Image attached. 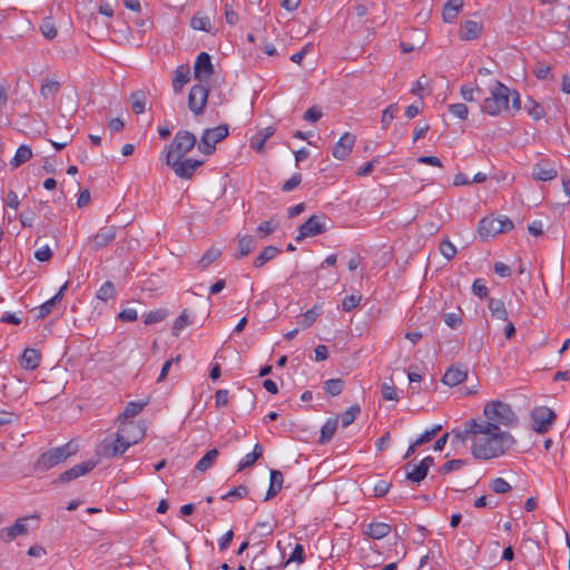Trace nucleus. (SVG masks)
<instances>
[{"instance_id":"25","label":"nucleus","mask_w":570,"mask_h":570,"mask_svg":"<svg viewBox=\"0 0 570 570\" xmlns=\"http://www.w3.org/2000/svg\"><path fill=\"white\" fill-rule=\"evenodd\" d=\"M488 308L493 318L504 321V322L508 321V312H507L504 302L502 299L490 298L489 303H488Z\"/></svg>"},{"instance_id":"32","label":"nucleus","mask_w":570,"mask_h":570,"mask_svg":"<svg viewBox=\"0 0 570 570\" xmlns=\"http://www.w3.org/2000/svg\"><path fill=\"white\" fill-rule=\"evenodd\" d=\"M32 157L31 148L27 145H21L17 151L13 158L10 161V165L13 168H18L20 165L27 163Z\"/></svg>"},{"instance_id":"59","label":"nucleus","mask_w":570,"mask_h":570,"mask_svg":"<svg viewBox=\"0 0 570 570\" xmlns=\"http://www.w3.org/2000/svg\"><path fill=\"white\" fill-rule=\"evenodd\" d=\"M302 181V175L301 174H294L289 179H287L283 186L282 190L285 193L292 191L294 188H296Z\"/></svg>"},{"instance_id":"16","label":"nucleus","mask_w":570,"mask_h":570,"mask_svg":"<svg viewBox=\"0 0 570 570\" xmlns=\"http://www.w3.org/2000/svg\"><path fill=\"white\" fill-rule=\"evenodd\" d=\"M355 140L356 138L354 135L345 132L334 145L332 150L333 157L338 160L345 159L352 151Z\"/></svg>"},{"instance_id":"37","label":"nucleus","mask_w":570,"mask_h":570,"mask_svg":"<svg viewBox=\"0 0 570 570\" xmlns=\"http://www.w3.org/2000/svg\"><path fill=\"white\" fill-rule=\"evenodd\" d=\"M190 26L195 30H202V31H210L212 23L210 19L207 16H204L202 13H196L190 21Z\"/></svg>"},{"instance_id":"61","label":"nucleus","mask_w":570,"mask_h":570,"mask_svg":"<svg viewBox=\"0 0 570 570\" xmlns=\"http://www.w3.org/2000/svg\"><path fill=\"white\" fill-rule=\"evenodd\" d=\"M304 560H305L304 548L302 544H296L294 550L292 551L287 562L302 563V562H304Z\"/></svg>"},{"instance_id":"7","label":"nucleus","mask_w":570,"mask_h":570,"mask_svg":"<svg viewBox=\"0 0 570 570\" xmlns=\"http://www.w3.org/2000/svg\"><path fill=\"white\" fill-rule=\"evenodd\" d=\"M196 142L197 140L194 134L188 130H179L169 145L165 158H184L195 147Z\"/></svg>"},{"instance_id":"54","label":"nucleus","mask_w":570,"mask_h":570,"mask_svg":"<svg viewBox=\"0 0 570 570\" xmlns=\"http://www.w3.org/2000/svg\"><path fill=\"white\" fill-rule=\"evenodd\" d=\"M96 466L95 461H86L79 464L73 465L71 469L76 473V476L79 478L81 475L87 474Z\"/></svg>"},{"instance_id":"43","label":"nucleus","mask_w":570,"mask_h":570,"mask_svg":"<svg viewBox=\"0 0 570 570\" xmlns=\"http://www.w3.org/2000/svg\"><path fill=\"white\" fill-rule=\"evenodd\" d=\"M361 413L360 405L355 404L352 405L350 409H347L342 415H341V423L343 428H347L351 425L356 416Z\"/></svg>"},{"instance_id":"38","label":"nucleus","mask_w":570,"mask_h":570,"mask_svg":"<svg viewBox=\"0 0 570 570\" xmlns=\"http://www.w3.org/2000/svg\"><path fill=\"white\" fill-rule=\"evenodd\" d=\"M131 108L137 115L142 114L146 107V96L144 91L138 90L131 94Z\"/></svg>"},{"instance_id":"57","label":"nucleus","mask_w":570,"mask_h":570,"mask_svg":"<svg viewBox=\"0 0 570 570\" xmlns=\"http://www.w3.org/2000/svg\"><path fill=\"white\" fill-rule=\"evenodd\" d=\"M391 485L392 484L390 482H387L385 480H380L374 485V489H373L374 497H376V498L384 497L390 491Z\"/></svg>"},{"instance_id":"28","label":"nucleus","mask_w":570,"mask_h":570,"mask_svg":"<svg viewBox=\"0 0 570 570\" xmlns=\"http://www.w3.org/2000/svg\"><path fill=\"white\" fill-rule=\"evenodd\" d=\"M237 246L238 254L236 255V258H242L249 255V253L255 248L256 242L250 235L238 236Z\"/></svg>"},{"instance_id":"12","label":"nucleus","mask_w":570,"mask_h":570,"mask_svg":"<svg viewBox=\"0 0 570 570\" xmlns=\"http://www.w3.org/2000/svg\"><path fill=\"white\" fill-rule=\"evenodd\" d=\"M208 99V89L199 83L190 88L188 95V107L195 115L204 112Z\"/></svg>"},{"instance_id":"23","label":"nucleus","mask_w":570,"mask_h":570,"mask_svg":"<svg viewBox=\"0 0 570 570\" xmlns=\"http://www.w3.org/2000/svg\"><path fill=\"white\" fill-rule=\"evenodd\" d=\"M283 482H284L283 473L278 470H271L269 488L267 490L265 501L273 499L281 492Z\"/></svg>"},{"instance_id":"33","label":"nucleus","mask_w":570,"mask_h":570,"mask_svg":"<svg viewBox=\"0 0 570 570\" xmlns=\"http://www.w3.org/2000/svg\"><path fill=\"white\" fill-rule=\"evenodd\" d=\"M59 90H60L59 81L45 79L41 85V88H40V95L45 99H49V98L53 99L56 97V95L59 92Z\"/></svg>"},{"instance_id":"21","label":"nucleus","mask_w":570,"mask_h":570,"mask_svg":"<svg viewBox=\"0 0 570 570\" xmlns=\"http://www.w3.org/2000/svg\"><path fill=\"white\" fill-rule=\"evenodd\" d=\"M481 31H482L481 23L473 21V20H466L460 29V39L474 40L481 35Z\"/></svg>"},{"instance_id":"4","label":"nucleus","mask_w":570,"mask_h":570,"mask_svg":"<svg viewBox=\"0 0 570 570\" xmlns=\"http://www.w3.org/2000/svg\"><path fill=\"white\" fill-rule=\"evenodd\" d=\"M141 440V432L137 430L136 435L128 433H116L114 441L105 439L97 448V454L102 458H115L121 455L126 450Z\"/></svg>"},{"instance_id":"30","label":"nucleus","mask_w":570,"mask_h":570,"mask_svg":"<svg viewBox=\"0 0 570 570\" xmlns=\"http://www.w3.org/2000/svg\"><path fill=\"white\" fill-rule=\"evenodd\" d=\"M218 450L217 449H212L209 450L196 464L195 466V470L198 471V472H206L207 470H209L216 459L218 458Z\"/></svg>"},{"instance_id":"8","label":"nucleus","mask_w":570,"mask_h":570,"mask_svg":"<svg viewBox=\"0 0 570 570\" xmlns=\"http://www.w3.org/2000/svg\"><path fill=\"white\" fill-rule=\"evenodd\" d=\"M228 136V126L219 125L215 128L205 129L200 141L198 142V150L205 155H210L216 149V144L222 141Z\"/></svg>"},{"instance_id":"20","label":"nucleus","mask_w":570,"mask_h":570,"mask_svg":"<svg viewBox=\"0 0 570 570\" xmlns=\"http://www.w3.org/2000/svg\"><path fill=\"white\" fill-rule=\"evenodd\" d=\"M464 6L463 0H449L442 10V18L444 22L451 23L459 16Z\"/></svg>"},{"instance_id":"35","label":"nucleus","mask_w":570,"mask_h":570,"mask_svg":"<svg viewBox=\"0 0 570 570\" xmlns=\"http://www.w3.org/2000/svg\"><path fill=\"white\" fill-rule=\"evenodd\" d=\"M410 464L405 466L406 470V479L411 482H421L423 481L428 475V470L422 465L417 464L415 465L411 471L409 470Z\"/></svg>"},{"instance_id":"14","label":"nucleus","mask_w":570,"mask_h":570,"mask_svg":"<svg viewBox=\"0 0 570 570\" xmlns=\"http://www.w3.org/2000/svg\"><path fill=\"white\" fill-rule=\"evenodd\" d=\"M195 78L199 81H208L214 73L212 58L207 52H200L194 65Z\"/></svg>"},{"instance_id":"51","label":"nucleus","mask_w":570,"mask_h":570,"mask_svg":"<svg viewBox=\"0 0 570 570\" xmlns=\"http://www.w3.org/2000/svg\"><path fill=\"white\" fill-rule=\"evenodd\" d=\"M449 111L459 119H465L468 117L469 110L464 104L458 102L449 106Z\"/></svg>"},{"instance_id":"17","label":"nucleus","mask_w":570,"mask_h":570,"mask_svg":"<svg viewBox=\"0 0 570 570\" xmlns=\"http://www.w3.org/2000/svg\"><path fill=\"white\" fill-rule=\"evenodd\" d=\"M468 377V370L464 365L450 366L442 377V382L449 386H456Z\"/></svg>"},{"instance_id":"31","label":"nucleus","mask_w":570,"mask_h":570,"mask_svg":"<svg viewBox=\"0 0 570 570\" xmlns=\"http://www.w3.org/2000/svg\"><path fill=\"white\" fill-rule=\"evenodd\" d=\"M473 422H479L476 419H471L464 423V430L463 431H452L453 442L463 443L468 439H471L472 441L475 438V433L471 432V424Z\"/></svg>"},{"instance_id":"56","label":"nucleus","mask_w":570,"mask_h":570,"mask_svg":"<svg viewBox=\"0 0 570 570\" xmlns=\"http://www.w3.org/2000/svg\"><path fill=\"white\" fill-rule=\"evenodd\" d=\"M550 71H551V67L549 65L542 63V62H538L533 68V72H534L535 77L540 80L548 79Z\"/></svg>"},{"instance_id":"2","label":"nucleus","mask_w":570,"mask_h":570,"mask_svg":"<svg viewBox=\"0 0 570 570\" xmlns=\"http://www.w3.org/2000/svg\"><path fill=\"white\" fill-rule=\"evenodd\" d=\"M483 415L485 420L479 422H491L498 428H511L518 424V416L510 406V404L502 401H490L483 407Z\"/></svg>"},{"instance_id":"36","label":"nucleus","mask_w":570,"mask_h":570,"mask_svg":"<svg viewBox=\"0 0 570 570\" xmlns=\"http://www.w3.org/2000/svg\"><path fill=\"white\" fill-rule=\"evenodd\" d=\"M169 315L168 311L165 308H159L156 311H150L144 314V323L146 325H151L156 323L163 322Z\"/></svg>"},{"instance_id":"64","label":"nucleus","mask_w":570,"mask_h":570,"mask_svg":"<svg viewBox=\"0 0 570 570\" xmlns=\"http://www.w3.org/2000/svg\"><path fill=\"white\" fill-rule=\"evenodd\" d=\"M381 393L384 400L395 401L397 400V393L393 385L384 383L381 387Z\"/></svg>"},{"instance_id":"34","label":"nucleus","mask_w":570,"mask_h":570,"mask_svg":"<svg viewBox=\"0 0 570 570\" xmlns=\"http://www.w3.org/2000/svg\"><path fill=\"white\" fill-rule=\"evenodd\" d=\"M222 255L220 249L210 247L197 262V267L202 271L206 269L212 263H214Z\"/></svg>"},{"instance_id":"11","label":"nucleus","mask_w":570,"mask_h":570,"mask_svg":"<svg viewBox=\"0 0 570 570\" xmlns=\"http://www.w3.org/2000/svg\"><path fill=\"white\" fill-rule=\"evenodd\" d=\"M326 232L323 215H312L304 224L299 226L296 242H301L307 237H314Z\"/></svg>"},{"instance_id":"48","label":"nucleus","mask_w":570,"mask_h":570,"mask_svg":"<svg viewBox=\"0 0 570 570\" xmlns=\"http://www.w3.org/2000/svg\"><path fill=\"white\" fill-rule=\"evenodd\" d=\"M490 489L495 493L503 494L511 490V485L503 478H495L491 481Z\"/></svg>"},{"instance_id":"5","label":"nucleus","mask_w":570,"mask_h":570,"mask_svg":"<svg viewBox=\"0 0 570 570\" xmlns=\"http://www.w3.org/2000/svg\"><path fill=\"white\" fill-rule=\"evenodd\" d=\"M72 454L70 443L53 448L42 453L33 464V470L37 472H46L51 468L60 464Z\"/></svg>"},{"instance_id":"46","label":"nucleus","mask_w":570,"mask_h":570,"mask_svg":"<svg viewBox=\"0 0 570 570\" xmlns=\"http://www.w3.org/2000/svg\"><path fill=\"white\" fill-rule=\"evenodd\" d=\"M248 494V488L240 484L222 495V500L243 499Z\"/></svg>"},{"instance_id":"1","label":"nucleus","mask_w":570,"mask_h":570,"mask_svg":"<svg viewBox=\"0 0 570 570\" xmlns=\"http://www.w3.org/2000/svg\"><path fill=\"white\" fill-rule=\"evenodd\" d=\"M470 431L475 433L471 453L478 460L499 458L515 442L509 432L491 422H473Z\"/></svg>"},{"instance_id":"10","label":"nucleus","mask_w":570,"mask_h":570,"mask_svg":"<svg viewBox=\"0 0 570 570\" xmlns=\"http://www.w3.org/2000/svg\"><path fill=\"white\" fill-rule=\"evenodd\" d=\"M165 163L174 170L177 177L181 179H190L195 171L204 164V160L174 158L165 159Z\"/></svg>"},{"instance_id":"45","label":"nucleus","mask_w":570,"mask_h":570,"mask_svg":"<svg viewBox=\"0 0 570 570\" xmlns=\"http://www.w3.org/2000/svg\"><path fill=\"white\" fill-rule=\"evenodd\" d=\"M40 30L43 37L47 39H53L57 37V29L50 17H47L42 20Z\"/></svg>"},{"instance_id":"47","label":"nucleus","mask_w":570,"mask_h":570,"mask_svg":"<svg viewBox=\"0 0 570 570\" xmlns=\"http://www.w3.org/2000/svg\"><path fill=\"white\" fill-rule=\"evenodd\" d=\"M397 110H399L397 104H392L383 110L382 118H381L383 128H386L392 122Z\"/></svg>"},{"instance_id":"26","label":"nucleus","mask_w":570,"mask_h":570,"mask_svg":"<svg viewBox=\"0 0 570 570\" xmlns=\"http://www.w3.org/2000/svg\"><path fill=\"white\" fill-rule=\"evenodd\" d=\"M338 417H330L321 429V436L318 443L325 444L330 442L337 429Z\"/></svg>"},{"instance_id":"55","label":"nucleus","mask_w":570,"mask_h":570,"mask_svg":"<svg viewBox=\"0 0 570 570\" xmlns=\"http://www.w3.org/2000/svg\"><path fill=\"white\" fill-rule=\"evenodd\" d=\"M317 316H318V313L316 312V306L306 311L302 315V321H301L302 326L304 328L309 327L316 321Z\"/></svg>"},{"instance_id":"60","label":"nucleus","mask_w":570,"mask_h":570,"mask_svg":"<svg viewBox=\"0 0 570 570\" xmlns=\"http://www.w3.org/2000/svg\"><path fill=\"white\" fill-rule=\"evenodd\" d=\"M429 79L425 76H421L417 80L415 86L412 88L411 92L413 95L423 96V91L429 87Z\"/></svg>"},{"instance_id":"53","label":"nucleus","mask_w":570,"mask_h":570,"mask_svg":"<svg viewBox=\"0 0 570 570\" xmlns=\"http://www.w3.org/2000/svg\"><path fill=\"white\" fill-rule=\"evenodd\" d=\"M277 227V223L274 219H269L263 222L258 225L257 232L261 234V237H266L271 235Z\"/></svg>"},{"instance_id":"39","label":"nucleus","mask_w":570,"mask_h":570,"mask_svg":"<svg viewBox=\"0 0 570 570\" xmlns=\"http://www.w3.org/2000/svg\"><path fill=\"white\" fill-rule=\"evenodd\" d=\"M343 389L344 381L342 379H330L324 382V391L332 396L340 395Z\"/></svg>"},{"instance_id":"49","label":"nucleus","mask_w":570,"mask_h":570,"mask_svg":"<svg viewBox=\"0 0 570 570\" xmlns=\"http://www.w3.org/2000/svg\"><path fill=\"white\" fill-rule=\"evenodd\" d=\"M439 249L446 261H451L456 254V248L450 240L441 242Z\"/></svg>"},{"instance_id":"58","label":"nucleus","mask_w":570,"mask_h":570,"mask_svg":"<svg viewBox=\"0 0 570 570\" xmlns=\"http://www.w3.org/2000/svg\"><path fill=\"white\" fill-rule=\"evenodd\" d=\"M56 305H57L56 299H53L52 297L50 299H48L47 302H45L39 307V314L37 315V318L42 320V318L47 317L52 312V308Z\"/></svg>"},{"instance_id":"13","label":"nucleus","mask_w":570,"mask_h":570,"mask_svg":"<svg viewBox=\"0 0 570 570\" xmlns=\"http://www.w3.org/2000/svg\"><path fill=\"white\" fill-rule=\"evenodd\" d=\"M116 233L115 226H104L88 239V245L92 250L98 252L116 239Z\"/></svg>"},{"instance_id":"6","label":"nucleus","mask_w":570,"mask_h":570,"mask_svg":"<svg viewBox=\"0 0 570 570\" xmlns=\"http://www.w3.org/2000/svg\"><path fill=\"white\" fill-rule=\"evenodd\" d=\"M514 227L508 217L488 216L479 222L478 232L481 238L488 239L498 234L510 232Z\"/></svg>"},{"instance_id":"50","label":"nucleus","mask_w":570,"mask_h":570,"mask_svg":"<svg viewBox=\"0 0 570 570\" xmlns=\"http://www.w3.org/2000/svg\"><path fill=\"white\" fill-rule=\"evenodd\" d=\"M361 299H362V296L355 295V294L344 297L342 301L343 311H345V312L353 311L360 304Z\"/></svg>"},{"instance_id":"41","label":"nucleus","mask_w":570,"mask_h":570,"mask_svg":"<svg viewBox=\"0 0 570 570\" xmlns=\"http://www.w3.org/2000/svg\"><path fill=\"white\" fill-rule=\"evenodd\" d=\"M524 108L527 109L529 116L534 120H539L544 117L546 112L543 107L539 105L537 101H534L532 98L528 99Z\"/></svg>"},{"instance_id":"27","label":"nucleus","mask_w":570,"mask_h":570,"mask_svg":"<svg viewBox=\"0 0 570 570\" xmlns=\"http://www.w3.org/2000/svg\"><path fill=\"white\" fill-rule=\"evenodd\" d=\"M146 403L144 402H129L125 406L124 411L118 415V422H131L129 419L138 415Z\"/></svg>"},{"instance_id":"15","label":"nucleus","mask_w":570,"mask_h":570,"mask_svg":"<svg viewBox=\"0 0 570 570\" xmlns=\"http://www.w3.org/2000/svg\"><path fill=\"white\" fill-rule=\"evenodd\" d=\"M27 520V517L20 518L11 527L0 529V540L2 542L9 543L18 535H26L29 531L26 523Z\"/></svg>"},{"instance_id":"24","label":"nucleus","mask_w":570,"mask_h":570,"mask_svg":"<svg viewBox=\"0 0 570 570\" xmlns=\"http://www.w3.org/2000/svg\"><path fill=\"white\" fill-rule=\"evenodd\" d=\"M40 353L35 348H26L22 353L20 365L24 370H35L39 366Z\"/></svg>"},{"instance_id":"44","label":"nucleus","mask_w":570,"mask_h":570,"mask_svg":"<svg viewBox=\"0 0 570 570\" xmlns=\"http://www.w3.org/2000/svg\"><path fill=\"white\" fill-rule=\"evenodd\" d=\"M191 324V320L187 311H184L175 321L171 333L174 336H178L180 331L185 328L187 325Z\"/></svg>"},{"instance_id":"52","label":"nucleus","mask_w":570,"mask_h":570,"mask_svg":"<svg viewBox=\"0 0 570 570\" xmlns=\"http://www.w3.org/2000/svg\"><path fill=\"white\" fill-rule=\"evenodd\" d=\"M464 464L465 461L460 459L450 460L441 466L440 472L443 474H448L451 473L452 471L460 470L462 466H464Z\"/></svg>"},{"instance_id":"40","label":"nucleus","mask_w":570,"mask_h":570,"mask_svg":"<svg viewBox=\"0 0 570 570\" xmlns=\"http://www.w3.org/2000/svg\"><path fill=\"white\" fill-rule=\"evenodd\" d=\"M120 425L118 428L117 433H126L127 431L128 435H136L137 430L141 432V439L145 435V426L141 423L137 422H119Z\"/></svg>"},{"instance_id":"19","label":"nucleus","mask_w":570,"mask_h":570,"mask_svg":"<svg viewBox=\"0 0 570 570\" xmlns=\"http://www.w3.org/2000/svg\"><path fill=\"white\" fill-rule=\"evenodd\" d=\"M190 80V69L187 65L179 66L173 77V89L175 92H180L185 85Z\"/></svg>"},{"instance_id":"3","label":"nucleus","mask_w":570,"mask_h":570,"mask_svg":"<svg viewBox=\"0 0 570 570\" xmlns=\"http://www.w3.org/2000/svg\"><path fill=\"white\" fill-rule=\"evenodd\" d=\"M510 97V89L499 80H495L490 88V96L483 99L482 111L490 116L500 115L502 110L509 109Z\"/></svg>"},{"instance_id":"29","label":"nucleus","mask_w":570,"mask_h":570,"mask_svg":"<svg viewBox=\"0 0 570 570\" xmlns=\"http://www.w3.org/2000/svg\"><path fill=\"white\" fill-rule=\"evenodd\" d=\"M279 254V249L276 246H266L263 248V250L258 254V256L254 261V267L261 268L263 267L267 262L274 259Z\"/></svg>"},{"instance_id":"62","label":"nucleus","mask_w":570,"mask_h":570,"mask_svg":"<svg viewBox=\"0 0 570 570\" xmlns=\"http://www.w3.org/2000/svg\"><path fill=\"white\" fill-rule=\"evenodd\" d=\"M35 257L39 262H48L52 257V250L48 245H45L35 252Z\"/></svg>"},{"instance_id":"22","label":"nucleus","mask_w":570,"mask_h":570,"mask_svg":"<svg viewBox=\"0 0 570 570\" xmlns=\"http://www.w3.org/2000/svg\"><path fill=\"white\" fill-rule=\"evenodd\" d=\"M364 532L372 539L380 540L387 537L391 532L390 524L385 522H372L366 525Z\"/></svg>"},{"instance_id":"63","label":"nucleus","mask_w":570,"mask_h":570,"mask_svg":"<svg viewBox=\"0 0 570 570\" xmlns=\"http://www.w3.org/2000/svg\"><path fill=\"white\" fill-rule=\"evenodd\" d=\"M472 292H473V294H475L476 296H479L481 298L487 297L489 294L488 287L482 282V279H475L473 282Z\"/></svg>"},{"instance_id":"18","label":"nucleus","mask_w":570,"mask_h":570,"mask_svg":"<svg viewBox=\"0 0 570 570\" xmlns=\"http://www.w3.org/2000/svg\"><path fill=\"white\" fill-rule=\"evenodd\" d=\"M557 169L548 163H538L532 168V176L537 180L549 181L557 177Z\"/></svg>"},{"instance_id":"42","label":"nucleus","mask_w":570,"mask_h":570,"mask_svg":"<svg viewBox=\"0 0 570 570\" xmlns=\"http://www.w3.org/2000/svg\"><path fill=\"white\" fill-rule=\"evenodd\" d=\"M115 295H116V288H115L114 283L110 281H107L100 286L96 296L98 299L106 302L110 298H114Z\"/></svg>"},{"instance_id":"9","label":"nucleus","mask_w":570,"mask_h":570,"mask_svg":"<svg viewBox=\"0 0 570 570\" xmlns=\"http://www.w3.org/2000/svg\"><path fill=\"white\" fill-rule=\"evenodd\" d=\"M557 419V414L553 410L547 406H539L532 410L531 421L532 430L539 434L547 433Z\"/></svg>"}]
</instances>
